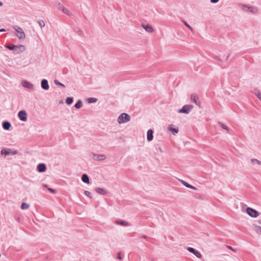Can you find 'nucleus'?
<instances>
[{"mask_svg": "<svg viewBox=\"0 0 261 261\" xmlns=\"http://www.w3.org/2000/svg\"><path fill=\"white\" fill-rule=\"evenodd\" d=\"M84 194L87 197H89L90 198H92V196H91V193H90V192L89 191H85Z\"/></svg>", "mask_w": 261, "mask_h": 261, "instance_id": "nucleus-34", "label": "nucleus"}, {"mask_svg": "<svg viewBox=\"0 0 261 261\" xmlns=\"http://www.w3.org/2000/svg\"><path fill=\"white\" fill-rule=\"evenodd\" d=\"M22 85L24 88H26L30 90H33L34 87V86L33 84L29 82L26 80H23L22 81Z\"/></svg>", "mask_w": 261, "mask_h": 261, "instance_id": "nucleus-9", "label": "nucleus"}, {"mask_svg": "<svg viewBox=\"0 0 261 261\" xmlns=\"http://www.w3.org/2000/svg\"><path fill=\"white\" fill-rule=\"evenodd\" d=\"M13 28L17 32L16 36L19 39H23L25 38V33L20 27L17 25H15L13 27Z\"/></svg>", "mask_w": 261, "mask_h": 261, "instance_id": "nucleus-3", "label": "nucleus"}, {"mask_svg": "<svg viewBox=\"0 0 261 261\" xmlns=\"http://www.w3.org/2000/svg\"><path fill=\"white\" fill-rule=\"evenodd\" d=\"M159 150H160L161 151H162V150L160 148H159Z\"/></svg>", "mask_w": 261, "mask_h": 261, "instance_id": "nucleus-45", "label": "nucleus"}, {"mask_svg": "<svg viewBox=\"0 0 261 261\" xmlns=\"http://www.w3.org/2000/svg\"><path fill=\"white\" fill-rule=\"evenodd\" d=\"M95 191L101 195H105L107 194V192L105 189L101 188H96Z\"/></svg>", "mask_w": 261, "mask_h": 261, "instance_id": "nucleus-15", "label": "nucleus"}, {"mask_svg": "<svg viewBox=\"0 0 261 261\" xmlns=\"http://www.w3.org/2000/svg\"><path fill=\"white\" fill-rule=\"evenodd\" d=\"M193 254H194L196 257H197L198 258H201V256H202V255H201V253H200L199 251H197V250H196V251H195V252H194Z\"/></svg>", "mask_w": 261, "mask_h": 261, "instance_id": "nucleus-30", "label": "nucleus"}, {"mask_svg": "<svg viewBox=\"0 0 261 261\" xmlns=\"http://www.w3.org/2000/svg\"><path fill=\"white\" fill-rule=\"evenodd\" d=\"M38 24L41 28H43L45 26V23L44 21L42 20H39L38 21Z\"/></svg>", "mask_w": 261, "mask_h": 261, "instance_id": "nucleus-31", "label": "nucleus"}, {"mask_svg": "<svg viewBox=\"0 0 261 261\" xmlns=\"http://www.w3.org/2000/svg\"><path fill=\"white\" fill-rule=\"evenodd\" d=\"M7 48L9 49H10L11 50H13V51H15L16 53H17L22 52L23 51H24L25 50V47H24V46H23L22 45H9L8 46H7Z\"/></svg>", "mask_w": 261, "mask_h": 261, "instance_id": "nucleus-2", "label": "nucleus"}, {"mask_svg": "<svg viewBox=\"0 0 261 261\" xmlns=\"http://www.w3.org/2000/svg\"><path fill=\"white\" fill-rule=\"evenodd\" d=\"M227 248H228V249H231V250H233V249H232V248L231 246H227Z\"/></svg>", "mask_w": 261, "mask_h": 261, "instance_id": "nucleus-42", "label": "nucleus"}, {"mask_svg": "<svg viewBox=\"0 0 261 261\" xmlns=\"http://www.w3.org/2000/svg\"><path fill=\"white\" fill-rule=\"evenodd\" d=\"M219 0H210L212 3H217Z\"/></svg>", "mask_w": 261, "mask_h": 261, "instance_id": "nucleus-39", "label": "nucleus"}, {"mask_svg": "<svg viewBox=\"0 0 261 261\" xmlns=\"http://www.w3.org/2000/svg\"><path fill=\"white\" fill-rule=\"evenodd\" d=\"M41 88L45 90H48L49 86L48 83V81L46 79H43L41 81Z\"/></svg>", "mask_w": 261, "mask_h": 261, "instance_id": "nucleus-10", "label": "nucleus"}, {"mask_svg": "<svg viewBox=\"0 0 261 261\" xmlns=\"http://www.w3.org/2000/svg\"><path fill=\"white\" fill-rule=\"evenodd\" d=\"M181 182L185 186H186V187H187L188 188L193 189L195 190H196L197 189L196 187L190 185L189 184H188V182H187L186 181H185L183 180H181Z\"/></svg>", "mask_w": 261, "mask_h": 261, "instance_id": "nucleus-16", "label": "nucleus"}, {"mask_svg": "<svg viewBox=\"0 0 261 261\" xmlns=\"http://www.w3.org/2000/svg\"><path fill=\"white\" fill-rule=\"evenodd\" d=\"M254 94L257 97V98L261 101V93L260 92V91L257 89H255L254 90Z\"/></svg>", "mask_w": 261, "mask_h": 261, "instance_id": "nucleus-23", "label": "nucleus"}, {"mask_svg": "<svg viewBox=\"0 0 261 261\" xmlns=\"http://www.w3.org/2000/svg\"><path fill=\"white\" fill-rule=\"evenodd\" d=\"M1 153L2 155H7L10 154L11 153L9 149L3 148L1 150Z\"/></svg>", "mask_w": 261, "mask_h": 261, "instance_id": "nucleus-18", "label": "nucleus"}, {"mask_svg": "<svg viewBox=\"0 0 261 261\" xmlns=\"http://www.w3.org/2000/svg\"><path fill=\"white\" fill-rule=\"evenodd\" d=\"M255 230L257 233H260L261 234V226H255Z\"/></svg>", "mask_w": 261, "mask_h": 261, "instance_id": "nucleus-32", "label": "nucleus"}, {"mask_svg": "<svg viewBox=\"0 0 261 261\" xmlns=\"http://www.w3.org/2000/svg\"><path fill=\"white\" fill-rule=\"evenodd\" d=\"M83 106V102L81 100H79L75 104L74 107L77 109H79L81 108Z\"/></svg>", "mask_w": 261, "mask_h": 261, "instance_id": "nucleus-20", "label": "nucleus"}, {"mask_svg": "<svg viewBox=\"0 0 261 261\" xmlns=\"http://www.w3.org/2000/svg\"><path fill=\"white\" fill-rule=\"evenodd\" d=\"M130 120V116L125 113L121 114L117 119V121L119 124L125 123Z\"/></svg>", "mask_w": 261, "mask_h": 261, "instance_id": "nucleus-1", "label": "nucleus"}, {"mask_svg": "<svg viewBox=\"0 0 261 261\" xmlns=\"http://www.w3.org/2000/svg\"><path fill=\"white\" fill-rule=\"evenodd\" d=\"M193 108V106L191 105H186L184 106L181 109L178 110V112L179 113L189 114Z\"/></svg>", "mask_w": 261, "mask_h": 261, "instance_id": "nucleus-5", "label": "nucleus"}, {"mask_svg": "<svg viewBox=\"0 0 261 261\" xmlns=\"http://www.w3.org/2000/svg\"><path fill=\"white\" fill-rule=\"evenodd\" d=\"M3 5V3L0 2V6H2Z\"/></svg>", "mask_w": 261, "mask_h": 261, "instance_id": "nucleus-44", "label": "nucleus"}, {"mask_svg": "<svg viewBox=\"0 0 261 261\" xmlns=\"http://www.w3.org/2000/svg\"><path fill=\"white\" fill-rule=\"evenodd\" d=\"M187 250L191 253H194V252H195L196 250L192 247H188L187 248Z\"/></svg>", "mask_w": 261, "mask_h": 261, "instance_id": "nucleus-35", "label": "nucleus"}, {"mask_svg": "<svg viewBox=\"0 0 261 261\" xmlns=\"http://www.w3.org/2000/svg\"><path fill=\"white\" fill-rule=\"evenodd\" d=\"M153 130L150 129L147 132V139L148 141H151L152 140L153 136Z\"/></svg>", "mask_w": 261, "mask_h": 261, "instance_id": "nucleus-13", "label": "nucleus"}, {"mask_svg": "<svg viewBox=\"0 0 261 261\" xmlns=\"http://www.w3.org/2000/svg\"><path fill=\"white\" fill-rule=\"evenodd\" d=\"M37 168L38 172H44L46 171V167L44 164L40 163L38 165Z\"/></svg>", "mask_w": 261, "mask_h": 261, "instance_id": "nucleus-11", "label": "nucleus"}, {"mask_svg": "<svg viewBox=\"0 0 261 261\" xmlns=\"http://www.w3.org/2000/svg\"><path fill=\"white\" fill-rule=\"evenodd\" d=\"M182 22L188 29H189L192 31H193V28L189 24H188L186 21L182 20Z\"/></svg>", "mask_w": 261, "mask_h": 261, "instance_id": "nucleus-33", "label": "nucleus"}, {"mask_svg": "<svg viewBox=\"0 0 261 261\" xmlns=\"http://www.w3.org/2000/svg\"><path fill=\"white\" fill-rule=\"evenodd\" d=\"M90 156L94 160L97 161H102L105 160L107 156L105 154H98L93 152H91L90 154Z\"/></svg>", "mask_w": 261, "mask_h": 261, "instance_id": "nucleus-4", "label": "nucleus"}, {"mask_svg": "<svg viewBox=\"0 0 261 261\" xmlns=\"http://www.w3.org/2000/svg\"><path fill=\"white\" fill-rule=\"evenodd\" d=\"M228 56H229L228 55V56H227V57H226L225 58H224V59H220L219 60H221V61H223V60H224V61L227 60V59H228Z\"/></svg>", "mask_w": 261, "mask_h": 261, "instance_id": "nucleus-40", "label": "nucleus"}, {"mask_svg": "<svg viewBox=\"0 0 261 261\" xmlns=\"http://www.w3.org/2000/svg\"><path fill=\"white\" fill-rule=\"evenodd\" d=\"M48 190L50 192H51V193H56V191L55 190V189H53L51 188H48Z\"/></svg>", "mask_w": 261, "mask_h": 261, "instance_id": "nucleus-36", "label": "nucleus"}, {"mask_svg": "<svg viewBox=\"0 0 261 261\" xmlns=\"http://www.w3.org/2000/svg\"><path fill=\"white\" fill-rule=\"evenodd\" d=\"M251 162L254 164V163H256L258 165H261V161H259L258 160H257V159H251Z\"/></svg>", "mask_w": 261, "mask_h": 261, "instance_id": "nucleus-28", "label": "nucleus"}, {"mask_svg": "<svg viewBox=\"0 0 261 261\" xmlns=\"http://www.w3.org/2000/svg\"><path fill=\"white\" fill-rule=\"evenodd\" d=\"M168 129L172 132L173 135L176 134L178 132V129L177 128H173L172 127H168Z\"/></svg>", "mask_w": 261, "mask_h": 261, "instance_id": "nucleus-22", "label": "nucleus"}, {"mask_svg": "<svg viewBox=\"0 0 261 261\" xmlns=\"http://www.w3.org/2000/svg\"><path fill=\"white\" fill-rule=\"evenodd\" d=\"M17 151L15 150L11 154H13V155H14V154H17Z\"/></svg>", "mask_w": 261, "mask_h": 261, "instance_id": "nucleus-41", "label": "nucleus"}, {"mask_svg": "<svg viewBox=\"0 0 261 261\" xmlns=\"http://www.w3.org/2000/svg\"><path fill=\"white\" fill-rule=\"evenodd\" d=\"M54 83L55 84V85H57V86H61V87H63V88H65V86L63 84H62V83H60V82L59 81H58L57 80H55L54 81Z\"/></svg>", "mask_w": 261, "mask_h": 261, "instance_id": "nucleus-25", "label": "nucleus"}, {"mask_svg": "<svg viewBox=\"0 0 261 261\" xmlns=\"http://www.w3.org/2000/svg\"><path fill=\"white\" fill-rule=\"evenodd\" d=\"M3 127L5 130H9L11 126V123L9 121H4L2 124Z\"/></svg>", "mask_w": 261, "mask_h": 261, "instance_id": "nucleus-14", "label": "nucleus"}, {"mask_svg": "<svg viewBox=\"0 0 261 261\" xmlns=\"http://www.w3.org/2000/svg\"><path fill=\"white\" fill-rule=\"evenodd\" d=\"M117 223L118 224L122 225V226H128V223L126 221H123V220H120L117 221Z\"/></svg>", "mask_w": 261, "mask_h": 261, "instance_id": "nucleus-21", "label": "nucleus"}, {"mask_svg": "<svg viewBox=\"0 0 261 261\" xmlns=\"http://www.w3.org/2000/svg\"><path fill=\"white\" fill-rule=\"evenodd\" d=\"M5 31V30L4 29H0V32H3Z\"/></svg>", "mask_w": 261, "mask_h": 261, "instance_id": "nucleus-43", "label": "nucleus"}, {"mask_svg": "<svg viewBox=\"0 0 261 261\" xmlns=\"http://www.w3.org/2000/svg\"><path fill=\"white\" fill-rule=\"evenodd\" d=\"M60 9H61V10L64 13L68 15H70V13L69 12V11L63 6H62V5L60 6Z\"/></svg>", "mask_w": 261, "mask_h": 261, "instance_id": "nucleus-19", "label": "nucleus"}, {"mask_svg": "<svg viewBox=\"0 0 261 261\" xmlns=\"http://www.w3.org/2000/svg\"><path fill=\"white\" fill-rule=\"evenodd\" d=\"M117 258L120 260L122 259V258L121 256V253L120 252L117 254Z\"/></svg>", "mask_w": 261, "mask_h": 261, "instance_id": "nucleus-38", "label": "nucleus"}, {"mask_svg": "<svg viewBox=\"0 0 261 261\" xmlns=\"http://www.w3.org/2000/svg\"><path fill=\"white\" fill-rule=\"evenodd\" d=\"M142 28L148 33H152L153 31L152 27L149 24H144L142 25Z\"/></svg>", "mask_w": 261, "mask_h": 261, "instance_id": "nucleus-12", "label": "nucleus"}, {"mask_svg": "<svg viewBox=\"0 0 261 261\" xmlns=\"http://www.w3.org/2000/svg\"><path fill=\"white\" fill-rule=\"evenodd\" d=\"M248 9L249 10V11L252 12V13H254V9L253 7H248Z\"/></svg>", "mask_w": 261, "mask_h": 261, "instance_id": "nucleus-37", "label": "nucleus"}, {"mask_svg": "<svg viewBox=\"0 0 261 261\" xmlns=\"http://www.w3.org/2000/svg\"><path fill=\"white\" fill-rule=\"evenodd\" d=\"M191 100L192 102L195 103L197 106L200 107V101L199 100V97L195 94H192L191 95Z\"/></svg>", "mask_w": 261, "mask_h": 261, "instance_id": "nucleus-8", "label": "nucleus"}, {"mask_svg": "<svg viewBox=\"0 0 261 261\" xmlns=\"http://www.w3.org/2000/svg\"><path fill=\"white\" fill-rule=\"evenodd\" d=\"M219 124L220 125V126H221V127L227 131H229V128L226 126L225 125H224V124L221 123V122H219Z\"/></svg>", "mask_w": 261, "mask_h": 261, "instance_id": "nucleus-29", "label": "nucleus"}, {"mask_svg": "<svg viewBox=\"0 0 261 261\" xmlns=\"http://www.w3.org/2000/svg\"><path fill=\"white\" fill-rule=\"evenodd\" d=\"M246 212L247 214L251 217L255 218L257 217L258 215V212L251 207H247L246 209Z\"/></svg>", "mask_w": 261, "mask_h": 261, "instance_id": "nucleus-6", "label": "nucleus"}, {"mask_svg": "<svg viewBox=\"0 0 261 261\" xmlns=\"http://www.w3.org/2000/svg\"><path fill=\"white\" fill-rule=\"evenodd\" d=\"M82 180L84 182H85V183L89 184V177L86 174H84L82 175Z\"/></svg>", "mask_w": 261, "mask_h": 261, "instance_id": "nucleus-17", "label": "nucleus"}, {"mask_svg": "<svg viewBox=\"0 0 261 261\" xmlns=\"http://www.w3.org/2000/svg\"><path fill=\"white\" fill-rule=\"evenodd\" d=\"M29 207V204L23 202L21 205V208L22 210H27Z\"/></svg>", "mask_w": 261, "mask_h": 261, "instance_id": "nucleus-26", "label": "nucleus"}, {"mask_svg": "<svg viewBox=\"0 0 261 261\" xmlns=\"http://www.w3.org/2000/svg\"><path fill=\"white\" fill-rule=\"evenodd\" d=\"M97 101V99L94 97H90L88 99V102L89 103H94Z\"/></svg>", "mask_w": 261, "mask_h": 261, "instance_id": "nucleus-27", "label": "nucleus"}, {"mask_svg": "<svg viewBox=\"0 0 261 261\" xmlns=\"http://www.w3.org/2000/svg\"><path fill=\"white\" fill-rule=\"evenodd\" d=\"M18 116L19 119L22 121H26L27 120V114L24 110H21L18 112Z\"/></svg>", "mask_w": 261, "mask_h": 261, "instance_id": "nucleus-7", "label": "nucleus"}, {"mask_svg": "<svg viewBox=\"0 0 261 261\" xmlns=\"http://www.w3.org/2000/svg\"><path fill=\"white\" fill-rule=\"evenodd\" d=\"M73 101V99L72 97H68L66 99V103L69 105H71Z\"/></svg>", "mask_w": 261, "mask_h": 261, "instance_id": "nucleus-24", "label": "nucleus"}]
</instances>
